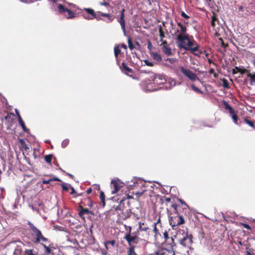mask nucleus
<instances>
[{"instance_id": "29", "label": "nucleus", "mask_w": 255, "mask_h": 255, "mask_svg": "<svg viewBox=\"0 0 255 255\" xmlns=\"http://www.w3.org/2000/svg\"><path fill=\"white\" fill-rule=\"evenodd\" d=\"M52 155L51 154L46 155L44 156L45 160L48 163H51L52 160Z\"/></svg>"}, {"instance_id": "44", "label": "nucleus", "mask_w": 255, "mask_h": 255, "mask_svg": "<svg viewBox=\"0 0 255 255\" xmlns=\"http://www.w3.org/2000/svg\"><path fill=\"white\" fill-rule=\"evenodd\" d=\"M147 48L149 50L151 51L152 48V45L151 41L149 40L147 41Z\"/></svg>"}, {"instance_id": "16", "label": "nucleus", "mask_w": 255, "mask_h": 255, "mask_svg": "<svg viewBox=\"0 0 255 255\" xmlns=\"http://www.w3.org/2000/svg\"><path fill=\"white\" fill-rule=\"evenodd\" d=\"M230 117H231V118L232 119V120L233 121L235 125H237L238 126L240 125L241 121H240V119L239 118L238 115H237L236 112H234L233 114H231L230 115Z\"/></svg>"}, {"instance_id": "2", "label": "nucleus", "mask_w": 255, "mask_h": 255, "mask_svg": "<svg viewBox=\"0 0 255 255\" xmlns=\"http://www.w3.org/2000/svg\"><path fill=\"white\" fill-rule=\"evenodd\" d=\"M150 78L151 80L153 82L155 85H160L164 84H166L164 87H162V89H170L172 87H174L176 85V82L174 80H172L171 81H169L168 84L170 85L169 87L167 86L166 79L165 76L164 75L161 74H155L153 73H150Z\"/></svg>"}, {"instance_id": "14", "label": "nucleus", "mask_w": 255, "mask_h": 255, "mask_svg": "<svg viewBox=\"0 0 255 255\" xmlns=\"http://www.w3.org/2000/svg\"><path fill=\"white\" fill-rule=\"evenodd\" d=\"M167 42L166 41H163L161 45H163L162 47V50L163 52L167 55L170 56L172 55L171 49L166 45Z\"/></svg>"}, {"instance_id": "17", "label": "nucleus", "mask_w": 255, "mask_h": 255, "mask_svg": "<svg viewBox=\"0 0 255 255\" xmlns=\"http://www.w3.org/2000/svg\"><path fill=\"white\" fill-rule=\"evenodd\" d=\"M111 184L113 185L114 190L112 191V194H114L116 193L120 189V186L118 183L115 180H112Z\"/></svg>"}, {"instance_id": "38", "label": "nucleus", "mask_w": 255, "mask_h": 255, "mask_svg": "<svg viewBox=\"0 0 255 255\" xmlns=\"http://www.w3.org/2000/svg\"><path fill=\"white\" fill-rule=\"evenodd\" d=\"M163 237L164 238V241H168L170 238L168 236V234L167 230H165L163 232Z\"/></svg>"}, {"instance_id": "56", "label": "nucleus", "mask_w": 255, "mask_h": 255, "mask_svg": "<svg viewBox=\"0 0 255 255\" xmlns=\"http://www.w3.org/2000/svg\"><path fill=\"white\" fill-rule=\"evenodd\" d=\"M172 207L174 208V210L177 212V208L179 207L178 205L174 204L172 205Z\"/></svg>"}, {"instance_id": "59", "label": "nucleus", "mask_w": 255, "mask_h": 255, "mask_svg": "<svg viewBox=\"0 0 255 255\" xmlns=\"http://www.w3.org/2000/svg\"><path fill=\"white\" fill-rule=\"evenodd\" d=\"M92 189L90 188H89L87 190V193L88 194H90L91 192H92Z\"/></svg>"}, {"instance_id": "55", "label": "nucleus", "mask_w": 255, "mask_h": 255, "mask_svg": "<svg viewBox=\"0 0 255 255\" xmlns=\"http://www.w3.org/2000/svg\"><path fill=\"white\" fill-rule=\"evenodd\" d=\"M71 194H74L76 193V191L75 190L74 188L73 187H71Z\"/></svg>"}, {"instance_id": "39", "label": "nucleus", "mask_w": 255, "mask_h": 255, "mask_svg": "<svg viewBox=\"0 0 255 255\" xmlns=\"http://www.w3.org/2000/svg\"><path fill=\"white\" fill-rule=\"evenodd\" d=\"M128 47L130 50H132L133 48H134V46L130 38H128Z\"/></svg>"}, {"instance_id": "22", "label": "nucleus", "mask_w": 255, "mask_h": 255, "mask_svg": "<svg viewBox=\"0 0 255 255\" xmlns=\"http://www.w3.org/2000/svg\"><path fill=\"white\" fill-rule=\"evenodd\" d=\"M124 238L127 240L128 244L130 245L131 243L134 241L136 237L135 236H131L130 233H128L126 235Z\"/></svg>"}, {"instance_id": "48", "label": "nucleus", "mask_w": 255, "mask_h": 255, "mask_svg": "<svg viewBox=\"0 0 255 255\" xmlns=\"http://www.w3.org/2000/svg\"><path fill=\"white\" fill-rule=\"evenodd\" d=\"M181 15L185 18H188L189 17L184 11L181 12Z\"/></svg>"}, {"instance_id": "30", "label": "nucleus", "mask_w": 255, "mask_h": 255, "mask_svg": "<svg viewBox=\"0 0 255 255\" xmlns=\"http://www.w3.org/2000/svg\"><path fill=\"white\" fill-rule=\"evenodd\" d=\"M191 87L192 88V89L197 92V93H200V94H202L203 93V92L200 90L198 88L196 87L194 84H192L191 85Z\"/></svg>"}, {"instance_id": "5", "label": "nucleus", "mask_w": 255, "mask_h": 255, "mask_svg": "<svg viewBox=\"0 0 255 255\" xmlns=\"http://www.w3.org/2000/svg\"><path fill=\"white\" fill-rule=\"evenodd\" d=\"M179 69L183 75L190 81H195L196 80H199V79L196 74L193 72L189 69L186 68L183 66H180Z\"/></svg>"}, {"instance_id": "3", "label": "nucleus", "mask_w": 255, "mask_h": 255, "mask_svg": "<svg viewBox=\"0 0 255 255\" xmlns=\"http://www.w3.org/2000/svg\"><path fill=\"white\" fill-rule=\"evenodd\" d=\"M27 225L29 226L32 231L31 234L36 236V239L34 241L35 244L38 243L40 241L44 242L48 241V239L42 235L41 232L36 227H35V226L31 222L28 221Z\"/></svg>"}, {"instance_id": "7", "label": "nucleus", "mask_w": 255, "mask_h": 255, "mask_svg": "<svg viewBox=\"0 0 255 255\" xmlns=\"http://www.w3.org/2000/svg\"><path fill=\"white\" fill-rule=\"evenodd\" d=\"M184 219L181 215H177L175 217H172L169 220L170 225L172 226L173 229L174 230H176L177 229L174 228L175 227L178 225L183 224L184 223Z\"/></svg>"}, {"instance_id": "40", "label": "nucleus", "mask_w": 255, "mask_h": 255, "mask_svg": "<svg viewBox=\"0 0 255 255\" xmlns=\"http://www.w3.org/2000/svg\"><path fill=\"white\" fill-rule=\"evenodd\" d=\"M217 20V18L215 16V15H213L212 17V21H211V25L212 26H215V21Z\"/></svg>"}, {"instance_id": "42", "label": "nucleus", "mask_w": 255, "mask_h": 255, "mask_svg": "<svg viewBox=\"0 0 255 255\" xmlns=\"http://www.w3.org/2000/svg\"><path fill=\"white\" fill-rule=\"evenodd\" d=\"M89 243L90 244H93L95 243V239L93 236H90L89 237Z\"/></svg>"}, {"instance_id": "19", "label": "nucleus", "mask_w": 255, "mask_h": 255, "mask_svg": "<svg viewBox=\"0 0 255 255\" xmlns=\"http://www.w3.org/2000/svg\"><path fill=\"white\" fill-rule=\"evenodd\" d=\"M150 54L152 58L157 62H160L162 60L161 56L158 53L154 52H150Z\"/></svg>"}, {"instance_id": "13", "label": "nucleus", "mask_w": 255, "mask_h": 255, "mask_svg": "<svg viewBox=\"0 0 255 255\" xmlns=\"http://www.w3.org/2000/svg\"><path fill=\"white\" fill-rule=\"evenodd\" d=\"M245 82L251 86H255V73H248L245 79Z\"/></svg>"}, {"instance_id": "36", "label": "nucleus", "mask_w": 255, "mask_h": 255, "mask_svg": "<svg viewBox=\"0 0 255 255\" xmlns=\"http://www.w3.org/2000/svg\"><path fill=\"white\" fill-rule=\"evenodd\" d=\"M222 82H223V86L225 88L228 89L229 88V85L228 81L226 79H225V78H223L222 79Z\"/></svg>"}, {"instance_id": "32", "label": "nucleus", "mask_w": 255, "mask_h": 255, "mask_svg": "<svg viewBox=\"0 0 255 255\" xmlns=\"http://www.w3.org/2000/svg\"><path fill=\"white\" fill-rule=\"evenodd\" d=\"M69 140L68 139H64L61 143V146L62 148L66 147L69 144Z\"/></svg>"}, {"instance_id": "6", "label": "nucleus", "mask_w": 255, "mask_h": 255, "mask_svg": "<svg viewBox=\"0 0 255 255\" xmlns=\"http://www.w3.org/2000/svg\"><path fill=\"white\" fill-rule=\"evenodd\" d=\"M172 249H166L164 248H158L153 253L149 255H177Z\"/></svg>"}, {"instance_id": "27", "label": "nucleus", "mask_w": 255, "mask_h": 255, "mask_svg": "<svg viewBox=\"0 0 255 255\" xmlns=\"http://www.w3.org/2000/svg\"><path fill=\"white\" fill-rule=\"evenodd\" d=\"M121 69L122 70H124L127 72H132V69L129 68L125 62L122 63Z\"/></svg>"}, {"instance_id": "54", "label": "nucleus", "mask_w": 255, "mask_h": 255, "mask_svg": "<svg viewBox=\"0 0 255 255\" xmlns=\"http://www.w3.org/2000/svg\"><path fill=\"white\" fill-rule=\"evenodd\" d=\"M45 250L46 254H49L51 253V250L48 247L46 249H45Z\"/></svg>"}, {"instance_id": "64", "label": "nucleus", "mask_w": 255, "mask_h": 255, "mask_svg": "<svg viewBox=\"0 0 255 255\" xmlns=\"http://www.w3.org/2000/svg\"><path fill=\"white\" fill-rule=\"evenodd\" d=\"M209 73L212 74L214 73V70L213 69H211L209 71Z\"/></svg>"}, {"instance_id": "58", "label": "nucleus", "mask_w": 255, "mask_h": 255, "mask_svg": "<svg viewBox=\"0 0 255 255\" xmlns=\"http://www.w3.org/2000/svg\"><path fill=\"white\" fill-rule=\"evenodd\" d=\"M108 245H109L108 241L105 242V247H106V248L107 249H109Z\"/></svg>"}, {"instance_id": "28", "label": "nucleus", "mask_w": 255, "mask_h": 255, "mask_svg": "<svg viewBox=\"0 0 255 255\" xmlns=\"http://www.w3.org/2000/svg\"><path fill=\"white\" fill-rule=\"evenodd\" d=\"M100 198L101 200V201L103 203V206H105V196L103 192L101 191L100 194Z\"/></svg>"}, {"instance_id": "12", "label": "nucleus", "mask_w": 255, "mask_h": 255, "mask_svg": "<svg viewBox=\"0 0 255 255\" xmlns=\"http://www.w3.org/2000/svg\"><path fill=\"white\" fill-rule=\"evenodd\" d=\"M176 234L174 235V238L177 239L181 238L182 237L185 236V237H187V229H176Z\"/></svg>"}, {"instance_id": "24", "label": "nucleus", "mask_w": 255, "mask_h": 255, "mask_svg": "<svg viewBox=\"0 0 255 255\" xmlns=\"http://www.w3.org/2000/svg\"><path fill=\"white\" fill-rule=\"evenodd\" d=\"M174 236L170 237V238L166 241H165V242H167V245H168L171 248L170 249H172L173 250V247L176 246V244L174 242Z\"/></svg>"}, {"instance_id": "45", "label": "nucleus", "mask_w": 255, "mask_h": 255, "mask_svg": "<svg viewBox=\"0 0 255 255\" xmlns=\"http://www.w3.org/2000/svg\"><path fill=\"white\" fill-rule=\"evenodd\" d=\"M25 254L27 255H34L33 254V250H27L25 251Z\"/></svg>"}, {"instance_id": "8", "label": "nucleus", "mask_w": 255, "mask_h": 255, "mask_svg": "<svg viewBox=\"0 0 255 255\" xmlns=\"http://www.w3.org/2000/svg\"><path fill=\"white\" fill-rule=\"evenodd\" d=\"M180 33L177 35V40L178 41H183L187 39L189 34L186 33L187 28L185 26L182 25L179 27Z\"/></svg>"}, {"instance_id": "61", "label": "nucleus", "mask_w": 255, "mask_h": 255, "mask_svg": "<svg viewBox=\"0 0 255 255\" xmlns=\"http://www.w3.org/2000/svg\"><path fill=\"white\" fill-rule=\"evenodd\" d=\"M179 32V29H175V32H174V34H173V35H177V33Z\"/></svg>"}, {"instance_id": "50", "label": "nucleus", "mask_w": 255, "mask_h": 255, "mask_svg": "<svg viewBox=\"0 0 255 255\" xmlns=\"http://www.w3.org/2000/svg\"><path fill=\"white\" fill-rule=\"evenodd\" d=\"M100 4L105 6H108L110 5L109 2L106 1L100 2Z\"/></svg>"}, {"instance_id": "51", "label": "nucleus", "mask_w": 255, "mask_h": 255, "mask_svg": "<svg viewBox=\"0 0 255 255\" xmlns=\"http://www.w3.org/2000/svg\"><path fill=\"white\" fill-rule=\"evenodd\" d=\"M243 226L246 229L251 230V227L248 224L244 223L243 224Z\"/></svg>"}, {"instance_id": "47", "label": "nucleus", "mask_w": 255, "mask_h": 255, "mask_svg": "<svg viewBox=\"0 0 255 255\" xmlns=\"http://www.w3.org/2000/svg\"><path fill=\"white\" fill-rule=\"evenodd\" d=\"M159 32H160V37L161 38V41L163 42L164 40H162V38L164 36L163 33L162 31L161 28H160L159 29Z\"/></svg>"}, {"instance_id": "31", "label": "nucleus", "mask_w": 255, "mask_h": 255, "mask_svg": "<svg viewBox=\"0 0 255 255\" xmlns=\"http://www.w3.org/2000/svg\"><path fill=\"white\" fill-rule=\"evenodd\" d=\"M121 50L119 48L118 46H116L114 48V54L116 58L118 57V55L120 53Z\"/></svg>"}, {"instance_id": "10", "label": "nucleus", "mask_w": 255, "mask_h": 255, "mask_svg": "<svg viewBox=\"0 0 255 255\" xmlns=\"http://www.w3.org/2000/svg\"><path fill=\"white\" fill-rule=\"evenodd\" d=\"M177 240L179 241L180 245L184 247L191 244L192 242L191 236H189L188 234H187V237H185V236L182 237L181 238L177 239Z\"/></svg>"}, {"instance_id": "25", "label": "nucleus", "mask_w": 255, "mask_h": 255, "mask_svg": "<svg viewBox=\"0 0 255 255\" xmlns=\"http://www.w3.org/2000/svg\"><path fill=\"white\" fill-rule=\"evenodd\" d=\"M139 229L140 231L146 232L149 229V228L147 225L145 224L144 223L139 222Z\"/></svg>"}, {"instance_id": "60", "label": "nucleus", "mask_w": 255, "mask_h": 255, "mask_svg": "<svg viewBox=\"0 0 255 255\" xmlns=\"http://www.w3.org/2000/svg\"><path fill=\"white\" fill-rule=\"evenodd\" d=\"M125 10L124 9H123L121 11V16H123L124 17V12Z\"/></svg>"}, {"instance_id": "4", "label": "nucleus", "mask_w": 255, "mask_h": 255, "mask_svg": "<svg viewBox=\"0 0 255 255\" xmlns=\"http://www.w3.org/2000/svg\"><path fill=\"white\" fill-rule=\"evenodd\" d=\"M151 81L152 80H151V79L150 78V79L148 80H145L142 82V88L144 91L145 92H153L160 90L162 88L161 87L157 88L153 82Z\"/></svg>"}, {"instance_id": "49", "label": "nucleus", "mask_w": 255, "mask_h": 255, "mask_svg": "<svg viewBox=\"0 0 255 255\" xmlns=\"http://www.w3.org/2000/svg\"><path fill=\"white\" fill-rule=\"evenodd\" d=\"M15 112L16 115V116L17 117L18 120H19V119H22L21 116H20V114H19V113L18 110L16 109H15Z\"/></svg>"}, {"instance_id": "33", "label": "nucleus", "mask_w": 255, "mask_h": 255, "mask_svg": "<svg viewBox=\"0 0 255 255\" xmlns=\"http://www.w3.org/2000/svg\"><path fill=\"white\" fill-rule=\"evenodd\" d=\"M61 186L63 190L67 191L69 190V187H70V185L64 183L62 184Z\"/></svg>"}, {"instance_id": "62", "label": "nucleus", "mask_w": 255, "mask_h": 255, "mask_svg": "<svg viewBox=\"0 0 255 255\" xmlns=\"http://www.w3.org/2000/svg\"><path fill=\"white\" fill-rule=\"evenodd\" d=\"M177 26L179 27H180L182 26V25H183L180 22H177Z\"/></svg>"}, {"instance_id": "23", "label": "nucleus", "mask_w": 255, "mask_h": 255, "mask_svg": "<svg viewBox=\"0 0 255 255\" xmlns=\"http://www.w3.org/2000/svg\"><path fill=\"white\" fill-rule=\"evenodd\" d=\"M55 181H61V180L59 178L56 177H54L48 179H43L42 181V183L43 184H50L51 183V182Z\"/></svg>"}, {"instance_id": "21", "label": "nucleus", "mask_w": 255, "mask_h": 255, "mask_svg": "<svg viewBox=\"0 0 255 255\" xmlns=\"http://www.w3.org/2000/svg\"><path fill=\"white\" fill-rule=\"evenodd\" d=\"M97 13L102 16H105L108 17V20H105L107 22H112L114 19V18L110 13H106L100 11H98Z\"/></svg>"}, {"instance_id": "53", "label": "nucleus", "mask_w": 255, "mask_h": 255, "mask_svg": "<svg viewBox=\"0 0 255 255\" xmlns=\"http://www.w3.org/2000/svg\"><path fill=\"white\" fill-rule=\"evenodd\" d=\"M20 1L25 3H30L33 1V0H19Z\"/></svg>"}, {"instance_id": "26", "label": "nucleus", "mask_w": 255, "mask_h": 255, "mask_svg": "<svg viewBox=\"0 0 255 255\" xmlns=\"http://www.w3.org/2000/svg\"><path fill=\"white\" fill-rule=\"evenodd\" d=\"M18 122H19V124L20 126L21 127L23 131H24L26 133H28V132H29V130L26 128V127L25 125V124L22 119H19V120H18Z\"/></svg>"}, {"instance_id": "9", "label": "nucleus", "mask_w": 255, "mask_h": 255, "mask_svg": "<svg viewBox=\"0 0 255 255\" xmlns=\"http://www.w3.org/2000/svg\"><path fill=\"white\" fill-rule=\"evenodd\" d=\"M84 10L87 12V14H83V17L85 19L87 20H91L95 18V12L93 9L90 8H85Z\"/></svg>"}, {"instance_id": "18", "label": "nucleus", "mask_w": 255, "mask_h": 255, "mask_svg": "<svg viewBox=\"0 0 255 255\" xmlns=\"http://www.w3.org/2000/svg\"><path fill=\"white\" fill-rule=\"evenodd\" d=\"M223 103L224 105L225 109L226 110L228 111L230 115L231 114H233L234 112H235V111L233 109V108L231 106H230L227 102H226L225 101H223Z\"/></svg>"}, {"instance_id": "63", "label": "nucleus", "mask_w": 255, "mask_h": 255, "mask_svg": "<svg viewBox=\"0 0 255 255\" xmlns=\"http://www.w3.org/2000/svg\"><path fill=\"white\" fill-rule=\"evenodd\" d=\"M239 11H243V7L242 6H239Z\"/></svg>"}, {"instance_id": "57", "label": "nucleus", "mask_w": 255, "mask_h": 255, "mask_svg": "<svg viewBox=\"0 0 255 255\" xmlns=\"http://www.w3.org/2000/svg\"><path fill=\"white\" fill-rule=\"evenodd\" d=\"M146 190H144L142 192H137L136 193V195H137V196H140L141 195H142V194H143V193L144 192V191H145Z\"/></svg>"}, {"instance_id": "34", "label": "nucleus", "mask_w": 255, "mask_h": 255, "mask_svg": "<svg viewBox=\"0 0 255 255\" xmlns=\"http://www.w3.org/2000/svg\"><path fill=\"white\" fill-rule=\"evenodd\" d=\"M244 122L247 124L249 126H250V127L253 128H255V125H254V123L252 121H249L247 119H244Z\"/></svg>"}, {"instance_id": "15", "label": "nucleus", "mask_w": 255, "mask_h": 255, "mask_svg": "<svg viewBox=\"0 0 255 255\" xmlns=\"http://www.w3.org/2000/svg\"><path fill=\"white\" fill-rule=\"evenodd\" d=\"M176 61V59L175 58H167L165 61L163 62V65L167 66L168 68L172 69L173 68L172 65Z\"/></svg>"}, {"instance_id": "41", "label": "nucleus", "mask_w": 255, "mask_h": 255, "mask_svg": "<svg viewBox=\"0 0 255 255\" xmlns=\"http://www.w3.org/2000/svg\"><path fill=\"white\" fill-rule=\"evenodd\" d=\"M144 63L147 65L149 66H153L154 64L153 62L149 61L148 60H144Z\"/></svg>"}, {"instance_id": "35", "label": "nucleus", "mask_w": 255, "mask_h": 255, "mask_svg": "<svg viewBox=\"0 0 255 255\" xmlns=\"http://www.w3.org/2000/svg\"><path fill=\"white\" fill-rule=\"evenodd\" d=\"M178 200L180 202V203H181V205L182 206L183 209H186L188 208V205L186 204V203L183 200H182L181 199H178Z\"/></svg>"}, {"instance_id": "46", "label": "nucleus", "mask_w": 255, "mask_h": 255, "mask_svg": "<svg viewBox=\"0 0 255 255\" xmlns=\"http://www.w3.org/2000/svg\"><path fill=\"white\" fill-rule=\"evenodd\" d=\"M101 16L99 14H98V13H97V12L96 13H95V18H96V19H97V20H101V19L103 20V18H102L101 17Z\"/></svg>"}, {"instance_id": "43", "label": "nucleus", "mask_w": 255, "mask_h": 255, "mask_svg": "<svg viewBox=\"0 0 255 255\" xmlns=\"http://www.w3.org/2000/svg\"><path fill=\"white\" fill-rule=\"evenodd\" d=\"M157 224V223H154L152 226L153 227V232L155 234H157L158 233V230L156 228V225Z\"/></svg>"}, {"instance_id": "52", "label": "nucleus", "mask_w": 255, "mask_h": 255, "mask_svg": "<svg viewBox=\"0 0 255 255\" xmlns=\"http://www.w3.org/2000/svg\"><path fill=\"white\" fill-rule=\"evenodd\" d=\"M109 244L111 245L113 247H114L116 244V242L114 240L112 241H108Z\"/></svg>"}, {"instance_id": "20", "label": "nucleus", "mask_w": 255, "mask_h": 255, "mask_svg": "<svg viewBox=\"0 0 255 255\" xmlns=\"http://www.w3.org/2000/svg\"><path fill=\"white\" fill-rule=\"evenodd\" d=\"M118 21L120 23L121 28L124 33L126 34V26L124 17L123 16H121L118 19Z\"/></svg>"}, {"instance_id": "37", "label": "nucleus", "mask_w": 255, "mask_h": 255, "mask_svg": "<svg viewBox=\"0 0 255 255\" xmlns=\"http://www.w3.org/2000/svg\"><path fill=\"white\" fill-rule=\"evenodd\" d=\"M128 255H137L134 251L133 247H130L128 251Z\"/></svg>"}, {"instance_id": "11", "label": "nucleus", "mask_w": 255, "mask_h": 255, "mask_svg": "<svg viewBox=\"0 0 255 255\" xmlns=\"http://www.w3.org/2000/svg\"><path fill=\"white\" fill-rule=\"evenodd\" d=\"M78 211H79V213H78L79 216L83 220H85V215H88L89 214H92V215L93 214V213L92 212L89 211V209L87 208H84L83 207V206H82L81 205L79 206Z\"/></svg>"}, {"instance_id": "1", "label": "nucleus", "mask_w": 255, "mask_h": 255, "mask_svg": "<svg viewBox=\"0 0 255 255\" xmlns=\"http://www.w3.org/2000/svg\"><path fill=\"white\" fill-rule=\"evenodd\" d=\"M178 46L180 49H184L186 51H189L194 55L197 56H200V55L201 54V52H199V45L194 40L190 39L189 35L186 40L178 41Z\"/></svg>"}]
</instances>
